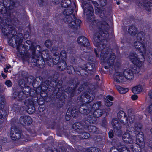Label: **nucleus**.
I'll use <instances>...</instances> for the list:
<instances>
[{"instance_id": "nucleus-27", "label": "nucleus", "mask_w": 152, "mask_h": 152, "mask_svg": "<svg viewBox=\"0 0 152 152\" xmlns=\"http://www.w3.org/2000/svg\"><path fill=\"white\" fill-rule=\"evenodd\" d=\"M138 32V30L134 25H132L130 26L128 29V33L130 35L132 36H135Z\"/></svg>"}, {"instance_id": "nucleus-8", "label": "nucleus", "mask_w": 152, "mask_h": 152, "mask_svg": "<svg viewBox=\"0 0 152 152\" xmlns=\"http://www.w3.org/2000/svg\"><path fill=\"white\" fill-rule=\"evenodd\" d=\"M19 4V3L18 1L14 2L12 0H4L3 3L0 2L1 7L4 5V6L8 7L10 9H12L14 7H18Z\"/></svg>"}, {"instance_id": "nucleus-6", "label": "nucleus", "mask_w": 152, "mask_h": 152, "mask_svg": "<svg viewBox=\"0 0 152 152\" xmlns=\"http://www.w3.org/2000/svg\"><path fill=\"white\" fill-rule=\"evenodd\" d=\"M10 135L11 138L14 140H16L23 137L21 131L16 127L12 126L11 128Z\"/></svg>"}, {"instance_id": "nucleus-20", "label": "nucleus", "mask_w": 152, "mask_h": 152, "mask_svg": "<svg viewBox=\"0 0 152 152\" xmlns=\"http://www.w3.org/2000/svg\"><path fill=\"white\" fill-rule=\"evenodd\" d=\"M72 88L70 86L67 87L65 89V92H66L70 97H72L75 95H77L76 88L75 86Z\"/></svg>"}, {"instance_id": "nucleus-62", "label": "nucleus", "mask_w": 152, "mask_h": 152, "mask_svg": "<svg viewBox=\"0 0 152 152\" xmlns=\"http://www.w3.org/2000/svg\"><path fill=\"white\" fill-rule=\"evenodd\" d=\"M121 129V128H119L118 129H113L115 134L118 136L121 135L122 133V132Z\"/></svg>"}, {"instance_id": "nucleus-22", "label": "nucleus", "mask_w": 152, "mask_h": 152, "mask_svg": "<svg viewBox=\"0 0 152 152\" xmlns=\"http://www.w3.org/2000/svg\"><path fill=\"white\" fill-rule=\"evenodd\" d=\"M90 43L88 40L86 38V40L84 39L83 41V42L82 43L81 45L82 46L84 47L83 48L81 47V49H82V48L83 50H85L84 51V52L86 53H90V51L91 50V48L90 47Z\"/></svg>"}, {"instance_id": "nucleus-37", "label": "nucleus", "mask_w": 152, "mask_h": 152, "mask_svg": "<svg viewBox=\"0 0 152 152\" xmlns=\"http://www.w3.org/2000/svg\"><path fill=\"white\" fill-rule=\"evenodd\" d=\"M91 106V112L97 110L99 109V108L102 105L101 101H97L94 103L93 105L90 104Z\"/></svg>"}, {"instance_id": "nucleus-25", "label": "nucleus", "mask_w": 152, "mask_h": 152, "mask_svg": "<svg viewBox=\"0 0 152 152\" xmlns=\"http://www.w3.org/2000/svg\"><path fill=\"white\" fill-rule=\"evenodd\" d=\"M119 120L116 118H113L111 121V124L113 129L121 128V125Z\"/></svg>"}, {"instance_id": "nucleus-51", "label": "nucleus", "mask_w": 152, "mask_h": 152, "mask_svg": "<svg viewBox=\"0 0 152 152\" xmlns=\"http://www.w3.org/2000/svg\"><path fill=\"white\" fill-rule=\"evenodd\" d=\"M23 88V91L22 92H23L25 94H26L27 96H28V94L31 90V88L27 85Z\"/></svg>"}, {"instance_id": "nucleus-2", "label": "nucleus", "mask_w": 152, "mask_h": 152, "mask_svg": "<svg viewBox=\"0 0 152 152\" xmlns=\"http://www.w3.org/2000/svg\"><path fill=\"white\" fill-rule=\"evenodd\" d=\"M0 23L2 32L4 36L7 37L9 44L13 47L16 48L18 56L24 57L25 50L23 49H26L28 46L26 45L22 44L23 34L17 33L15 28L5 19H2L0 17Z\"/></svg>"}, {"instance_id": "nucleus-35", "label": "nucleus", "mask_w": 152, "mask_h": 152, "mask_svg": "<svg viewBox=\"0 0 152 152\" xmlns=\"http://www.w3.org/2000/svg\"><path fill=\"white\" fill-rule=\"evenodd\" d=\"M76 19L74 15H69L65 16L64 19V21L65 23H69L72 22L74 19Z\"/></svg>"}, {"instance_id": "nucleus-46", "label": "nucleus", "mask_w": 152, "mask_h": 152, "mask_svg": "<svg viewBox=\"0 0 152 152\" xmlns=\"http://www.w3.org/2000/svg\"><path fill=\"white\" fill-rule=\"evenodd\" d=\"M57 101V107L58 108H60L64 104L65 100L64 98H63L62 97V98H60V99H58Z\"/></svg>"}, {"instance_id": "nucleus-56", "label": "nucleus", "mask_w": 152, "mask_h": 152, "mask_svg": "<svg viewBox=\"0 0 152 152\" xmlns=\"http://www.w3.org/2000/svg\"><path fill=\"white\" fill-rule=\"evenodd\" d=\"M7 9H8L9 10H11V9H9L8 7H7L5 6H4V5L1 7V6H0V12H1L2 14H6L7 12Z\"/></svg>"}, {"instance_id": "nucleus-43", "label": "nucleus", "mask_w": 152, "mask_h": 152, "mask_svg": "<svg viewBox=\"0 0 152 152\" xmlns=\"http://www.w3.org/2000/svg\"><path fill=\"white\" fill-rule=\"evenodd\" d=\"M69 110L71 111V114L73 117H76L78 116V113L79 112V108L77 109L76 107H75L72 109L70 108Z\"/></svg>"}, {"instance_id": "nucleus-1", "label": "nucleus", "mask_w": 152, "mask_h": 152, "mask_svg": "<svg viewBox=\"0 0 152 152\" xmlns=\"http://www.w3.org/2000/svg\"><path fill=\"white\" fill-rule=\"evenodd\" d=\"M89 28L91 30L96 29L93 37L94 44L97 47L98 50L101 51L102 60L104 62H107L109 66H113L115 59V55L113 53L112 50L106 47V45L102 43V42H106L104 39L108 37L109 25L108 23L105 21L93 20L89 26Z\"/></svg>"}, {"instance_id": "nucleus-5", "label": "nucleus", "mask_w": 152, "mask_h": 152, "mask_svg": "<svg viewBox=\"0 0 152 152\" xmlns=\"http://www.w3.org/2000/svg\"><path fill=\"white\" fill-rule=\"evenodd\" d=\"M70 84V86H75L76 89L78 87L76 93L77 95L86 88L89 84V83L82 80H78L77 79L75 78L72 80Z\"/></svg>"}, {"instance_id": "nucleus-30", "label": "nucleus", "mask_w": 152, "mask_h": 152, "mask_svg": "<svg viewBox=\"0 0 152 152\" xmlns=\"http://www.w3.org/2000/svg\"><path fill=\"white\" fill-rule=\"evenodd\" d=\"M25 100L24 104L26 105H34V102L37 101L36 100H34V98L28 96H27Z\"/></svg>"}, {"instance_id": "nucleus-63", "label": "nucleus", "mask_w": 152, "mask_h": 152, "mask_svg": "<svg viewBox=\"0 0 152 152\" xmlns=\"http://www.w3.org/2000/svg\"><path fill=\"white\" fill-rule=\"evenodd\" d=\"M84 39L86 40V38L84 36L80 37L77 39V42L78 43L80 44L81 45L82 43L83 42Z\"/></svg>"}, {"instance_id": "nucleus-16", "label": "nucleus", "mask_w": 152, "mask_h": 152, "mask_svg": "<svg viewBox=\"0 0 152 152\" xmlns=\"http://www.w3.org/2000/svg\"><path fill=\"white\" fill-rule=\"evenodd\" d=\"M27 95L22 91H15L13 93V96L14 98L19 101H22L25 100L26 97Z\"/></svg>"}, {"instance_id": "nucleus-26", "label": "nucleus", "mask_w": 152, "mask_h": 152, "mask_svg": "<svg viewBox=\"0 0 152 152\" xmlns=\"http://www.w3.org/2000/svg\"><path fill=\"white\" fill-rule=\"evenodd\" d=\"M85 130L87 129L89 132L94 133L96 134L99 133V130L96 126L93 125L88 126L86 122H85Z\"/></svg>"}, {"instance_id": "nucleus-17", "label": "nucleus", "mask_w": 152, "mask_h": 152, "mask_svg": "<svg viewBox=\"0 0 152 152\" xmlns=\"http://www.w3.org/2000/svg\"><path fill=\"white\" fill-rule=\"evenodd\" d=\"M81 21L79 19H75L69 23V27L75 30H77L80 28Z\"/></svg>"}, {"instance_id": "nucleus-55", "label": "nucleus", "mask_w": 152, "mask_h": 152, "mask_svg": "<svg viewBox=\"0 0 152 152\" xmlns=\"http://www.w3.org/2000/svg\"><path fill=\"white\" fill-rule=\"evenodd\" d=\"M126 114L123 111H119L117 114V116L118 120H120L123 118L124 117L126 116Z\"/></svg>"}, {"instance_id": "nucleus-36", "label": "nucleus", "mask_w": 152, "mask_h": 152, "mask_svg": "<svg viewBox=\"0 0 152 152\" xmlns=\"http://www.w3.org/2000/svg\"><path fill=\"white\" fill-rule=\"evenodd\" d=\"M86 68L89 71H91V74H92V72L94 73L95 70V65L93 63H88L86 65Z\"/></svg>"}, {"instance_id": "nucleus-15", "label": "nucleus", "mask_w": 152, "mask_h": 152, "mask_svg": "<svg viewBox=\"0 0 152 152\" xmlns=\"http://www.w3.org/2000/svg\"><path fill=\"white\" fill-rule=\"evenodd\" d=\"M85 124L83 123V125H82V123H75L72 126V128L76 130L78 133L83 132L82 130L83 129H85Z\"/></svg>"}, {"instance_id": "nucleus-40", "label": "nucleus", "mask_w": 152, "mask_h": 152, "mask_svg": "<svg viewBox=\"0 0 152 152\" xmlns=\"http://www.w3.org/2000/svg\"><path fill=\"white\" fill-rule=\"evenodd\" d=\"M71 3L70 0H62L61 4L63 7L67 8L70 7Z\"/></svg>"}, {"instance_id": "nucleus-53", "label": "nucleus", "mask_w": 152, "mask_h": 152, "mask_svg": "<svg viewBox=\"0 0 152 152\" xmlns=\"http://www.w3.org/2000/svg\"><path fill=\"white\" fill-rule=\"evenodd\" d=\"M120 152H130L128 148L125 145H122L119 148Z\"/></svg>"}, {"instance_id": "nucleus-59", "label": "nucleus", "mask_w": 152, "mask_h": 152, "mask_svg": "<svg viewBox=\"0 0 152 152\" xmlns=\"http://www.w3.org/2000/svg\"><path fill=\"white\" fill-rule=\"evenodd\" d=\"M141 91V88L138 86H135L132 88V92L134 94H137L139 93Z\"/></svg>"}, {"instance_id": "nucleus-44", "label": "nucleus", "mask_w": 152, "mask_h": 152, "mask_svg": "<svg viewBox=\"0 0 152 152\" xmlns=\"http://www.w3.org/2000/svg\"><path fill=\"white\" fill-rule=\"evenodd\" d=\"M26 111L29 114H32L35 112V108L33 105H30L27 106Z\"/></svg>"}, {"instance_id": "nucleus-18", "label": "nucleus", "mask_w": 152, "mask_h": 152, "mask_svg": "<svg viewBox=\"0 0 152 152\" xmlns=\"http://www.w3.org/2000/svg\"><path fill=\"white\" fill-rule=\"evenodd\" d=\"M124 77L129 80H131L134 78V75L132 70L129 69H125L123 72Z\"/></svg>"}, {"instance_id": "nucleus-54", "label": "nucleus", "mask_w": 152, "mask_h": 152, "mask_svg": "<svg viewBox=\"0 0 152 152\" xmlns=\"http://www.w3.org/2000/svg\"><path fill=\"white\" fill-rule=\"evenodd\" d=\"M67 72L69 74H73L75 72V69L73 67L70 65L68 66H67Z\"/></svg>"}, {"instance_id": "nucleus-60", "label": "nucleus", "mask_w": 152, "mask_h": 152, "mask_svg": "<svg viewBox=\"0 0 152 152\" xmlns=\"http://www.w3.org/2000/svg\"><path fill=\"white\" fill-rule=\"evenodd\" d=\"M45 61L49 66H53V59L52 58V56H51L49 58H48L47 60Z\"/></svg>"}, {"instance_id": "nucleus-19", "label": "nucleus", "mask_w": 152, "mask_h": 152, "mask_svg": "<svg viewBox=\"0 0 152 152\" xmlns=\"http://www.w3.org/2000/svg\"><path fill=\"white\" fill-rule=\"evenodd\" d=\"M26 83L27 85L32 86L34 88H37V86L36 85V79L33 76L30 75L26 77Z\"/></svg>"}, {"instance_id": "nucleus-11", "label": "nucleus", "mask_w": 152, "mask_h": 152, "mask_svg": "<svg viewBox=\"0 0 152 152\" xmlns=\"http://www.w3.org/2000/svg\"><path fill=\"white\" fill-rule=\"evenodd\" d=\"M4 98L0 96V123L2 121L1 120L3 119L7 114V112L4 109Z\"/></svg>"}, {"instance_id": "nucleus-47", "label": "nucleus", "mask_w": 152, "mask_h": 152, "mask_svg": "<svg viewBox=\"0 0 152 152\" xmlns=\"http://www.w3.org/2000/svg\"><path fill=\"white\" fill-rule=\"evenodd\" d=\"M117 89L118 91L121 94H124L128 91L129 89L127 88H123L120 86L117 87Z\"/></svg>"}, {"instance_id": "nucleus-61", "label": "nucleus", "mask_w": 152, "mask_h": 152, "mask_svg": "<svg viewBox=\"0 0 152 152\" xmlns=\"http://www.w3.org/2000/svg\"><path fill=\"white\" fill-rule=\"evenodd\" d=\"M141 45H142V43L140 42L136 41L134 43V46L137 50H138L140 49Z\"/></svg>"}, {"instance_id": "nucleus-10", "label": "nucleus", "mask_w": 152, "mask_h": 152, "mask_svg": "<svg viewBox=\"0 0 152 152\" xmlns=\"http://www.w3.org/2000/svg\"><path fill=\"white\" fill-rule=\"evenodd\" d=\"M91 106L90 104H83L79 107V111L80 113L87 115L89 113H91Z\"/></svg>"}, {"instance_id": "nucleus-38", "label": "nucleus", "mask_w": 152, "mask_h": 152, "mask_svg": "<svg viewBox=\"0 0 152 152\" xmlns=\"http://www.w3.org/2000/svg\"><path fill=\"white\" fill-rule=\"evenodd\" d=\"M13 108L15 111H18L19 110V112L21 114H22L26 112V111L24 110V108L23 107H20L17 104H14L13 105Z\"/></svg>"}, {"instance_id": "nucleus-21", "label": "nucleus", "mask_w": 152, "mask_h": 152, "mask_svg": "<svg viewBox=\"0 0 152 152\" xmlns=\"http://www.w3.org/2000/svg\"><path fill=\"white\" fill-rule=\"evenodd\" d=\"M114 81L117 83H122L123 81L124 77L122 73L117 72H115L113 75Z\"/></svg>"}, {"instance_id": "nucleus-31", "label": "nucleus", "mask_w": 152, "mask_h": 152, "mask_svg": "<svg viewBox=\"0 0 152 152\" xmlns=\"http://www.w3.org/2000/svg\"><path fill=\"white\" fill-rule=\"evenodd\" d=\"M105 112L103 109H98L93 111L91 113H93V115L96 118H99Z\"/></svg>"}, {"instance_id": "nucleus-50", "label": "nucleus", "mask_w": 152, "mask_h": 152, "mask_svg": "<svg viewBox=\"0 0 152 152\" xmlns=\"http://www.w3.org/2000/svg\"><path fill=\"white\" fill-rule=\"evenodd\" d=\"M52 59L54 64L56 65L59 63L60 57L59 56L54 55L53 56Z\"/></svg>"}, {"instance_id": "nucleus-9", "label": "nucleus", "mask_w": 152, "mask_h": 152, "mask_svg": "<svg viewBox=\"0 0 152 152\" xmlns=\"http://www.w3.org/2000/svg\"><path fill=\"white\" fill-rule=\"evenodd\" d=\"M88 92V93L84 92L83 93L82 96L80 97V100L82 102H85V101L84 100V97L86 98L89 99L88 102L86 101V103H90L92 102L94 99L95 98V94L94 93H91Z\"/></svg>"}, {"instance_id": "nucleus-24", "label": "nucleus", "mask_w": 152, "mask_h": 152, "mask_svg": "<svg viewBox=\"0 0 152 152\" xmlns=\"http://www.w3.org/2000/svg\"><path fill=\"white\" fill-rule=\"evenodd\" d=\"M129 146L133 152H141V148H144L141 147L139 144L136 143H132L129 145Z\"/></svg>"}, {"instance_id": "nucleus-29", "label": "nucleus", "mask_w": 152, "mask_h": 152, "mask_svg": "<svg viewBox=\"0 0 152 152\" xmlns=\"http://www.w3.org/2000/svg\"><path fill=\"white\" fill-rule=\"evenodd\" d=\"M97 120L96 118L93 115H89L85 118V122H86L87 124L88 123L90 124H94L96 122Z\"/></svg>"}, {"instance_id": "nucleus-7", "label": "nucleus", "mask_w": 152, "mask_h": 152, "mask_svg": "<svg viewBox=\"0 0 152 152\" xmlns=\"http://www.w3.org/2000/svg\"><path fill=\"white\" fill-rule=\"evenodd\" d=\"M135 132L134 134L132 135L134 139L136 138V141L139 144V145L141 147H144L145 145L143 133L142 132H140L137 133Z\"/></svg>"}, {"instance_id": "nucleus-32", "label": "nucleus", "mask_w": 152, "mask_h": 152, "mask_svg": "<svg viewBox=\"0 0 152 152\" xmlns=\"http://www.w3.org/2000/svg\"><path fill=\"white\" fill-rule=\"evenodd\" d=\"M62 91L59 90V88H57L55 91H53V95L56 96V97L57 99H59L62 98V97L64 98L62 95Z\"/></svg>"}, {"instance_id": "nucleus-4", "label": "nucleus", "mask_w": 152, "mask_h": 152, "mask_svg": "<svg viewBox=\"0 0 152 152\" xmlns=\"http://www.w3.org/2000/svg\"><path fill=\"white\" fill-rule=\"evenodd\" d=\"M81 6L84 10V13L88 15L87 19L89 22H93L94 20L93 16V9L91 4V0H82Z\"/></svg>"}, {"instance_id": "nucleus-12", "label": "nucleus", "mask_w": 152, "mask_h": 152, "mask_svg": "<svg viewBox=\"0 0 152 152\" xmlns=\"http://www.w3.org/2000/svg\"><path fill=\"white\" fill-rule=\"evenodd\" d=\"M138 6L140 7H144L148 11L152 10V3L150 2H146V0H142L139 2Z\"/></svg>"}, {"instance_id": "nucleus-58", "label": "nucleus", "mask_w": 152, "mask_h": 152, "mask_svg": "<svg viewBox=\"0 0 152 152\" xmlns=\"http://www.w3.org/2000/svg\"><path fill=\"white\" fill-rule=\"evenodd\" d=\"M122 119L119 120L120 123H122L124 125H126L128 123V118L127 117L126 115Z\"/></svg>"}, {"instance_id": "nucleus-49", "label": "nucleus", "mask_w": 152, "mask_h": 152, "mask_svg": "<svg viewBox=\"0 0 152 152\" xmlns=\"http://www.w3.org/2000/svg\"><path fill=\"white\" fill-rule=\"evenodd\" d=\"M134 129L137 131L141 130L142 128V125L141 123H137L135 124L134 126Z\"/></svg>"}, {"instance_id": "nucleus-64", "label": "nucleus", "mask_w": 152, "mask_h": 152, "mask_svg": "<svg viewBox=\"0 0 152 152\" xmlns=\"http://www.w3.org/2000/svg\"><path fill=\"white\" fill-rule=\"evenodd\" d=\"M147 60L149 63H152V51L148 53Z\"/></svg>"}, {"instance_id": "nucleus-45", "label": "nucleus", "mask_w": 152, "mask_h": 152, "mask_svg": "<svg viewBox=\"0 0 152 152\" xmlns=\"http://www.w3.org/2000/svg\"><path fill=\"white\" fill-rule=\"evenodd\" d=\"M111 143L112 145L116 146L118 147V148L120 146L123 145H121V140L117 138L113 139L112 140Z\"/></svg>"}, {"instance_id": "nucleus-28", "label": "nucleus", "mask_w": 152, "mask_h": 152, "mask_svg": "<svg viewBox=\"0 0 152 152\" xmlns=\"http://www.w3.org/2000/svg\"><path fill=\"white\" fill-rule=\"evenodd\" d=\"M136 56H137L136 54L134 52L133 53H130L129 54V57L130 60L134 64L139 63V61L137 59Z\"/></svg>"}, {"instance_id": "nucleus-39", "label": "nucleus", "mask_w": 152, "mask_h": 152, "mask_svg": "<svg viewBox=\"0 0 152 152\" xmlns=\"http://www.w3.org/2000/svg\"><path fill=\"white\" fill-rule=\"evenodd\" d=\"M137 50H136L135 51H134V53H136L137 56V59H138L139 61V62H141L143 61V60L144 59V54L145 53H142V52L138 51V52H137Z\"/></svg>"}, {"instance_id": "nucleus-33", "label": "nucleus", "mask_w": 152, "mask_h": 152, "mask_svg": "<svg viewBox=\"0 0 152 152\" xmlns=\"http://www.w3.org/2000/svg\"><path fill=\"white\" fill-rule=\"evenodd\" d=\"M48 82L47 81H45L44 82H42V84L41 86H38V85L37 83H36V85L37 86V88H34L37 89V91H41L42 90L43 92H44L46 90H47V88H46L45 86L47 85Z\"/></svg>"}, {"instance_id": "nucleus-14", "label": "nucleus", "mask_w": 152, "mask_h": 152, "mask_svg": "<svg viewBox=\"0 0 152 152\" xmlns=\"http://www.w3.org/2000/svg\"><path fill=\"white\" fill-rule=\"evenodd\" d=\"M19 122L22 124L29 125L32 123V120L29 116H22L20 118Z\"/></svg>"}, {"instance_id": "nucleus-42", "label": "nucleus", "mask_w": 152, "mask_h": 152, "mask_svg": "<svg viewBox=\"0 0 152 152\" xmlns=\"http://www.w3.org/2000/svg\"><path fill=\"white\" fill-rule=\"evenodd\" d=\"M66 67L67 65L66 63L64 61H60L58 64V68L60 69L61 71L64 70Z\"/></svg>"}, {"instance_id": "nucleus-48", "label": "nucleus", "mask_w": 152, "mask_h": 152, "mask_svg": "<svg viewBox=\"0 0 152 152\" xmlns=\"http://www.w3.org/2000/svg\"><path fill=\"white\" fill-rule=\"evenodd\" d=\"M18 85L20 87L22 88L27 85L26 82L24 79L21 78L20 79L18 82Z\"/></svg>"}, {"instance_id": "nucleus-13", "label": "nucleus", "mask_w": 152, "mask_h": 152, "mask_svg": "<svg viewBox=\"0 0 152 152\" xmlns=\"http://www.w3.org/2000/svg\"><path fill=\"white\" fill-rule=\"evenodd\" d=\"M133 134L130 135L129 133H124L122 136V139L123 141L126 143H129L132 144L133 143V140H134L133 136H132Z\"/></svg>"}, {"instance_id": "nucleus-41", "label": "nucleus", "mask_w": 152, "mask_h": 152, "mask_svg": "<svg viewBox=\"0 0 152 152\" xmlns=\"http://www.w3.org/2000/svg\"><path fill=\"white\" fill-rule=\"evenodd\" d=\"M83 132L81 133H79L80 134L78 136L80 137V138L83 139H87L90 137V134L87 132H85L84 129L82 130Z\"/></svg>"}, {"instance_id": "nucleus-52", "label": "nucleus", "mask_w": 152, "mask_h": 152, "mask_svg": "<svg viewBox=\"0 0 152 152\" xmlns=\"http://www.w3.org/2000/svg\"><path fill=\"white\" fill-rule=\"evenodd\" d=\"M45 81H47L48 82H47V85L45 86L46 88H47V89H48L50 91H54L57 88L52 86H49V85H48L50 83V81L49 80H47Z\"/></svg>"}, {"instance_id": "nucleus-57", "label": "nucleus", "mask_w": 152, "mask_h": 152, "mask_svg": "<svg viewBox=\"0 0 152 152\" xmlns=\"http://www.w3.org/2000/svg\"><path fill=\"white\" fill-rule=\"evenodd\" d=\"M145 35V34L142 31H141L137 34V40H141L142 38L144 37Z\"/></svg>"}, {"instance_id": "nucleus-23", "label": "nucleus", "mask_w": 152, "mask_h": 152, "mask_svg": "<svg viewBox=\"0 0 152 152\" xmlns=\"http://www.w3.org/2000/svg\"><path fill=\"white\" fill-rule=\"evenodd\" d=\"M75 7V5L74 3H73L70 7L67 8L63 12L64 15L65 16H68L71 15H74L73 14L74 12V9Z\"/></svg>"}, {"instance_id": "nucleus-3", "label": "nucleus", "mask_w": 152, "mask_h": 152, "mask_svg": "<svg viewBox=\"0 0 152 152\" xmlns=\"http://www.w3.org/2000/svg\"><path fill=\"white\" fill-rule=\"evenodd\" d=\"M32 51L31 56L29 58L27 56L26 60H30L31 62L34 66H36L40 68L44 67L45 61L47 60L50 55L48 51H45L41 53V48L40 45H37L35 47L32 46L31 47Z\"/></svg>"}, {"instance_id": "nucleus-34", "label": "nucleus", "mask_w": 152, "mask_h": 152, "mask_svg": "<svg viewBox=\"0 0 152 152\" xmlns=\"http://www.w3.org/2000/svg\"><path fill=\"white\" fill-rule=\"evenodd\" d=\"M37 92L36 91L31 89L29 93L28 94V96L29 95V96H31L34 98V100H36L38 103L39 104H40L39 103V101L38 100V98L37 96Z\"/></svg>"}]
</instances>
